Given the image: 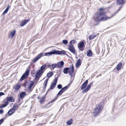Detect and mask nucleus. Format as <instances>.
I'll return each mask as SVG.
<instances>
[{
	"instance_id": "obj_1",
	"label": "nucleus",
	"mask_w": 126,
	"mask_h": 126,
	"mask_svg": "<svg viewBox=\"0 0 126 126\" xmlns=\"http://www.w3.org/2000/svg\"><path fill=\"white\" fill-rule=\"evenodd\" d=\"M88 82V80H87L83 83V84L82 85V86L81 87V90H83L82 91V92L83 93H85L88 92L90 89L91 86L92 85H93V82H90V83L88 85L87 87L85 89H84L86 87L87 84Z\"/></svg>"
},
{
	"instance_id": "obj_2",
	"label": "nucleus",
	"mask_w": 126,
	"mask_h": 126,
	"mask_svg": "<svg viewBox=\"0 0 126 126\" xmlns=\"http://www.w3.org/2000/svg\"><path fill=\"white\" fill-rule=\"evenodd\" d=\"M101 108V106L100 104H98L96 106L93 112V115L94 117H96L98 115L102 110Z\"/></svg>"
},
{
	"instance_id": "obj_3",
	"label": "nucleus",
	"mask_w": 126,
	"mask_h": 126,
	"mask_svg": "<svg viewBox=\"0 0 126 126\" xmlns=\"http://www.w3.org/2000/svg\"><path fill=\"white\" fill-rule=\"evenodd\" d=\"M63 73L66 74H67L68 73L69 75H71L72 77V74L74 73V67L72 66L71 67H66L64 68L63 70Z\"/></svg>"
},
{
	"instance_id": "obj_4",
	"label": "nucleus",
	"mask_w": 126,
	"mask_h": 126,
	"mask_svg": "<svg viewBox=\"0 0 126 126\" xmlns=\"http://www.w3.org/2000/svg\"><path fill=\"white\" fill-rule=\"evenodd\" d=\"M18 105H14L13 107L10 110L7 112L9 116H10L15 112L16 110L18 109Z\"/></svg>"
},
{
	"instance_id": "obj_5",
	"label": "nucleus",
	"mask_w": 126,
	"mask_h": 126,
	"mask_svg": "<svg viewBox=\"0 0 126 126\" xmlns=\"http://www.w3.org/2000/svg\"><path fill=\"white\" fill-rule=\"evenodd\" d=\"M29 72V70H27L25 73L21 76L20 80L21 81H23L24 79H26L28 78Z\"/></svg>"
},
{
	"instance_id": "obj_6",
	"label": "nucleus",
	"mask_w": 126,
	"mask_h": 126,
	"mask_svg": "<svg viewBox=\"0 0 126 126\" xmlns=\"http://www.w3.org/2000/svg\"><path fill=\"white\" fill-rule=\"evenodd\" d=\"M58 80V77L56 78L54 80L53 82L52 83L50 87V88L49 89L47 90V93L48 91H50V89H53L55 86H56V84L57 83Z\"/></svg>"
},
{
	"instance_id": "obj_7",
	"label": "nucleus",
	"mask_w": 126,
	"mask_h": 126,
	"mask_svg": "<svg viewBox=\"0 0 126 126\" xmlns=\"http://www.w3.org/2000/svg\"><path fill=\"white\" fill-rule=\"evenodd\" d=\"M84 45V43L82 42H80L78 44V48L81 51L83 50L84 48L83 47Z\"/></svg>"
},
{
	"instance_id": "obj_8",
	"label": "nucleus",
	"mask_w": 126,
	"mask_h": 126,
	"mask_svg": "<svg viewBox=\"0 0 126 126\" xmlns=\"http://www.w3.org/2000/svg\"><path fill=\"white\" fill-rule=\"evenodd\" d=\"M44 56V55H43V54L42 53L39 54L36 57L33 59L32 60L33 62L34 63H35L41 57Z\"/></svg>"
},
{
	"instance_id": "obj_9",
	"label": "nucleus",
	"mask_w": 126,
	"mask_h": 126,
	"mask_svg": "<svg viewBox=\"0 0 126 126\" xmlns=\"http://www.w3.org/2000/svg\"><path fill=\"white\" fill-rule=\"evenodd\" d=\"M54 54H56V50H53L50 52L46 53L45 54V55L49 56Z\"/></svg>"
},
{
	"instance_id": "obj_10",
	"label": "nucleus",
	"mask_w": 126,
	"mask_h": 126,
	"mask_svg": "<svg viewBox=\"0 0 126 126\" xmlns=\"http://www.w3.org/2000/svg\"><path fill=\"white\" fill-rule=\"evenodd\" d=\"M30 20V19H27L21 21L20 23V26L21 27H23L26 25Z\"/></svg>"
},
{
	"instance_id": "obj_11",
	"label": "nucleus",
	"mask_w": 126,
	"mask_h": 126,
	"mask_svg": "<svg viewBox=\"0 0 126 126\" xmlns=\"http://www.w3.org/2000/svg\"><path fill=\"white\" fill-rule=\"evenodd\" d=\"M67 52L64 50H62L61 51L56 50V54H64L68 56L67 54L65 53Z\"/></svg>"
},
{
	"instance_id": "obj_12",
	"label": "nucleus",
	"mask_w": 126,
	"mask_h": 126,
	"mask_svg": "<svg viewBox=\"0 0 126 126\" xmlns=\"http://www.w3.org/2000/svg\"><path fill=\"white\" fill-rule=\"evenodd\" d=\"M64 64V62L61 61L58 62L57 63V68H61L63 67Z\"/></svg>"
},
{
	"instance_id": "obj_13",
	"label": "nucleus",
	"mask_w": 126,
	"mask_h": 126,
	"mask_svg": "<svg viewBox=\"0 0 126 126\" xmlns=\"http://www.w3.org/2000/svg\"><path fill=\"white\" fill-rule=\"evenodd\" d=\"M116 2L117 4L122 5L125 3L126 1L125 0H117Z\"/></svg>"
},
{
	"instance_id": "obj_14",
	"label": "nucleus",
	"mask_w": 126,
	"mask_h": 126,
	"mask_svg": "<svg viewBox=\"0 0 126 126\" xmlns=\"http://www.w3.org/2000/svg\"><path fill=\"white\" fill-rule=\"evenodd\" d=\"M100 18V20L101 21H105L107 19H110L111 18V17H108L106 16H102Z\"/></svg>"
},
{
	"instance_id": "obj_15",
	"label": "nucleus",
	"mask_w": 126,
	"mask_h": 126,
	"mask_svg": "<svg viewBox=\"0 0 126 126\" xmlns=\"http://www.w3.org/2000/svg\"><path fill=\"white\" fill-rule=\"evenodd\" d=\"M122 65V63L121 62L119 63L117 65L116 68L117 70L118 71L121 69V67Z\"/></svg>"
},
{
	"instance_id": "obj_16",
	"label": "nucleus",
	"mask_w": 126,
	"mask_h": 126,
	"mask_svg": "<svg viewBox=\"0 0 126 126\" xmlns=\"http://www.w3.org/2000/svg\"><path fill=\"white\" fill-rule=\"evenodd\" d=\"M26 95L25 92H22L19 94V97L21 99H22Z\"/></svg>"
},
{
	"instance_id": "obj_17",
	"label": "nucleus",
	"mask_w": 126,
	"mask_h": 126,
	"mask_svg": "<svg viewBox=\"0 0 126 126\" xmlns=\"http://www.w3.org/2000/svg\"><path fill=\"white\" fill-rule=\"evenodd\" d=\"M87 56L89 57L91 56L92 55V53L91 50L89 49L87 51Z\"/></svg>"
},
{
	"instance_id": "obj_18",
	"label": "nucleus",
	"mask_w": 126,
	"mask_h": 126,
	"mask_svg": "<svg viewBox=\"0 0 126 126\" xmlns=\"http://www.w3.org/2000/svg\"><path fill=\"white\" fill-rule=\"evenodd\" d=\"M6 99L8 101L13 102L14 101V100L12 96H9L7 97Z\"/></svg>"
},
{
	"instance_id": "obj_19",
	"label": "nucleus",
	"mask_w": 126,
	"mask_h": 126,
	"mask_svg": "<svg viewBox=\"0 0 126 126\" xmlns=\"http://www.w3.org/2000/svg\"><path fill=\"white\" fill-rule=\"evenodd\" d=\"M46 66V64H45V65H42L39 71H40V72L43 73L44 72L43 71V70H44Z\"/></svg>"
},
{
	"instance_id": "obj_20",
	"label": "nucleus",
	"mask_w": 126,
	"mask_h": 126,
	"mask_svg": "<svg viewBox=\"0 0 126 126\" xmlns=\"http://www.w3.org/2000/svg\"><path fill=\"white\" fill-rule=\"evenodd\" d=\"M30 82L29 81H26L23 84V86L27 88L29 85V84Z\"/></svg>"
},
{
	"instance_id": "obj_21",
	"label": "nucleus",
	"mask_w": 126,
	"mask_h": 126,
	"mask_svg": "<svg viewBox=\"0 0 126 126\" xmlns=\"http://www.w3.org/2000/svg\"><path fill=\"white\" fill-rule=\"evenodd\" d=\"M81 60L80 59H79L77 61L76 63V67H78L81 65Z\"/></svg>"
},
{
	"instance_id": "obj_22",
	"label": "nucleus",
	"mask_w": 126,
	"mask_h": 126,
	"mask_svg": "<svg viewBox=\"0 0 126 126\" xmlns=\"http://www.w3.org/2000/svg\"><path fill=\"white\" fill-rule=\"evenodd\" d=\"M53 74V73L52 72H50L48 73L47 74V77L49 78L52 76Z\"/></svg>"
},
{
	"instance_id": "obj_23",
	"label": "nucleus",
	"mask_w": 126,
	"mask_h": 126,
	"mask_svg": "<svg viewBox=\"0 0 126 126\" xmlns=\"http://www.w3.org/2000/svg\"><path fill=\"white\" fill-rule=\"evenodd\" d=\"M73 121V120L72 119H70L66 122V123L68 125H70L72 124Z\"/></svg>"
},
{
	"instance_id": "obj_24",
	"label": "nucleus",
	"mask_w": 126,
	"mask_h": 126,
	"mask_svg": "<svg viewBox=\"0 0 126 126\" xmlns=\"http://www.w3.org/2000/svg\"><path fill=\"white\" fill-rule=\"evenodd\" d=\"M48 80V79H46L44 81V87H43L44 89L46 88V87L47 86V83Z\"/></svg>"
},
{
	"instance_id": "obj_25",
	"label": "nucleus",
	"mask_w": 126,
	"mask_h": 126,
	"mask_svg": "<svg viewBox=\"0 0 126 126\" xmlns=\"http://www.w3.org/2000/svg\"><path fill=\"white\" fill-rule=\"evenodd\" d=\"M100 16H97V17L95 19H94V21L96 22H99L101 21V20L100 19Z\"/></svg>"
},
{
	"instance_id": "obj_26",
	"label": "nucleus",
	"mask_w": 126,
	"mask_h": 126,
	"mask_svg": "<svg viewBox=\"0 0 126 126\" xmlns=\"http://www.w3.org/2000/svg\"><path fill=\"white\" fill-rule=\"evenodd\" d=\"M96 36V35L94 34H91L89 37V40H92Z\"/></svg>"
},
{
	"instance_id": "obj_27",
	"label": "nucleus",
	"mask_w": 126,
	"mask_h": 126,
	"mask_svg": "<svg viewBox=\"0 0 126 126\" xmlns=\"http://www.w3.org/2000/svg\"><path fill=\"white\" fill-rule=\"evenodd\" d=\"M34 84V82L33 81H31V83H30L29 84V85L27 88H28L29 89H30L31 87L33 86Z\"/></svg>"
},
{
	"instance_id": "obj_28",
	"label": "nucleus",
	"mask_w": 126,
	"mask_h": 126,
	"mask_svg": "<svg viewBox=\"0 0 126 126\" xmlns=\"http://www.w3.org/2000/svg\"><path fill=\"white\" fill-rule=\"evenodd\" d=\"M9 7H10L9 5L7 7V8H6V9L4 10V11L3 13L2 14L3 15H4L5 14H6V13H7V12L8 11L9 9Z\"/></svg>"
},
{
	"instance_id": "obj_29",
	"label": "nucleus",
	"mask_w": 126,
	"mask_h": 126,
	"mask_svg": "<svg viewBox=\"0 0 126 126\" xmlns=\"http://www.w3.org/2000/svg\"><path fill=\"white\" fill-rule=\"evenodd\" d=\"M20 86L19 84H17L15 86L14 88L17 91L20 88Z\"/></svg>"
},
{
	"instance_id": "obj_30",
	"label": "nucleus",
	"mask_w": 126,
	"mask_h": 126,
	"mask_svg": "<svg viewBox=\"0 0 126 126\" xmlns=\"http://www.w3.org/2000/svg\"><path fill=\"white\" fill-rule=\"evenodd\" d=\"M105 14V13L104 12H99L97 15V16H100V17L103 16Z\"/></svg>"
},
{
	"instance_id": "obj_31",
	"label": "nucleus",
	"mask_w": 126,
	"mask_h": 126,
	"mask_svg": "<svg viewBox=\"0 0 126 126\" xmlns=\"http://www.w3.org/2000/svg\"><path fill=\"white\" fill-rule=\"evenodd\" d=\"M68 88L67 86H66L65 87L62 88L61 90L63 93Z\"/></svg>"
},
{
	"instance_id": "obj_32",
	"label": "nucleus",
	"mask_w": 126,
	"mask_h": 126,
	"mask_svg": "<svg viewBox=\"0 0 126 126\" xmlns=\"http://www.w3.org/2000/svg\"><path fill=\"white\" fill-rule=\"evenodd\" d=\"M16 32V31L15 30H14L13 32L11 33V37L13 38L15 35Z\"/></svg>"
},
{
	"instance_id": "obj_33",
	"label": "nucleus",
	"mask_w": 126,
	"mask_h": 126,
	"mask_svg": "<svg viewBox=\"0 0 126 126\" xmlns=\"http://www.w3.org/2000/svg\"><path fill=\"white\" fill-rule=\"evenodd\" d=\"M43 73L42 72H40V71H38L37 73L35 75L37 76L38 77L40 76V75L41 74Z\"/></svg>"
},
{
	"instance_id": "obj_34",
	"label": "nucleus",
	"mask_w": 126,
	"mask_h": 126,
	"mask_svg": "<svg viewBox=\"0 0 126 126\" xmlns=\"http://www.w3.org/2000/svg\"><path fill=\"white\" fill-rule=\"evenodd\" d=\"M68 47H69V48H68V49L69 50V49H72L73 48H74L73 47V46L71 44H70L69 45Z\"/></svg>"
},
{
	"instance_id": "obj_35",
	"label": "nucleus",
	"mask_w": 126,
	"mask_h": 126,
	"mask_svg": "<svg viewBox=\"0 0 126 126\" xmlns=\"http://www.w3.org/2000/svg\"><path fill=\"white\" fill-rule=\"evenodd\" d=\"M68 42V41L66 40H63L62 41V43L64 45H66Z\"/></svg>"
},
{
	"instance_id": "obj_36",
	"label": "nucleus",
	"mask_w": 126,
	"mask_h": 126,
	"mask_svg": "<svg viewBox=\"0 0 126 126\" xmlns=\"http://www.w3.org/2000/svg\"><path fill=\"white\" fill-rule=\"evenodd\" d=\"M69 50L72 53L74 54H75V48H73L72 49H70Z\"/></svg>"
},
{
	"instance_id": "obj_37",
	"label": "nucleus",
	"mask_w": 126,
	"mask_h": 126,
	"mask_svg": "<svg viewBox=\"0 0 126 126\" xmlns=\"http://www.w3.org/2000/svg\"><path fill=\"white\" fill-rule=\"evenodd\" d=\"M44 101V97H43L40 100V102L41 104H42Z\"/></svg>"
},
{
	"instance_id": "obj_38",
	"label": "nucleus",
	"mask_w": 126,
	"mask_h": 126,
	"mask_svg": "<svg viewBox=\"0 0 126 126\" xmlns=\"http://www.w3.org/2000/svg\"><path fill=\"white\" fill-rule=\"evenodd\" d=\"M118 12L117 11L116 12H114L111 15V16L110 17L111 18L113 16H114L118 13Z\"/></svg>"
},
{
	"instance_id": "obj_39",
	"label": "nucleus",
	"mask_w": 126,
	"mask_h": 126,
	"mask_svg": "<svg viewBox=\"0 0 126 126\" xmlns=\"http://www.w3.org/2000/svg\"><path fill=\"white\" fill-rule=\"evenodd\" d=\"M52 67L53 69L54 68L56 67L57 68V64H53L52 65Z\"/></svg>"
},
{
	"instance_id": "obj_40",
	"label": "nucleus",
	"mask_w": 126,
	"mask_h": 126,
	"mask_svg": "<svg viewBox=\"0 0 126 126\" xmlns=\"http://www.w3.org/2000/svg\"><path fill=\"white\" fill-rule=\"evenodd\" d=\"M57 87L59 89H61L62 88V86L61 84H59L57 85Z\"/></svg>"
},
{
	"instance_id": "obj_41",
	"label": "nucleus",
	"mask_w": 126,
	"mask_h": 126,
	"mask_svg": "<svg viewBox=\"0 0 126 126\" xmlns=\"http://www.w3.org/2000/svg\"><path fill=\"white\" fill-rule=\"evenodd\" d=\"M76 42V40H72L70 42V44L74 43Z\"/></svg>"
},
{
	"instance_id": "obj_42",
	"label": "nucleus",
	"mask_w": 126,
	"mask_h": 126,
	"mask_svg": "<svg viewBox=\"0 0 126 126\" xmlns=\"http://www.w3.org/2000/svg\"><path fill=\"white\" fill-rule=\"evenodd\" d=\"M63 93V92L60 90L58 93L57 95L58 96L59 95H61Z\"/></svg>"
},
{
	"instance_id": "obj_43",
	"label": "nucleus",
	"mask_w": 126,
	"mask_h": 126,
	"mask_svg": "<svg viewBox=\"0 0 126 126\" xmlns=\"http://www.w3.org/2000/svg\"><path fill=\"white\" fill-rule=\"evenodd\" d=\"M9 103L8 101H5L4 103V105L5 106H7L8 105V104Z\"/></svg>"
},
{
	"instance_id": "obj_44",
	"label": "nucleus",
	"mask_w": 126,
	"mask_h": 126,
	"mask_svg": "<svg viewBox=\"0 0 126 126\" xmlns=\"http://www.w3.org/2000/svg\"><path fill=\"white\" fill-rule=\"evenodd\" d=\"M3 121L4 119L3 118L0 120V125L2 124L3 122Z\"/></svg>"
},
{
	"instance_id": "obj_45",
	"label": "nucleus",
	"mask_w": 126,
	"mask_h": 126,
	"mask_svg": "<svg viewBox=\"0 0 126 126\" xmlns=\"http://www.w3.org/2000/svg\"><path fill=\"white\" fill-rule=\"evenodd\" d=\"M6 107L4 105V104H3L0 106V108H3Z\"/></svg>"
},
{
	"instance_id": "obj_46",
	"label": "nucleus",
	"mask_w": 126,
	"mask_h": 126,
	"mask_svg": "<svg viewBox=\"0 0 126 126\" xmlns=\"http://www.w3.org/2000/svg\"><path fill=\"white\" fill-rule=\"evenodd\" d=\"M56 98H54L53 100L51 101L50 102H49V103H53V102H54V101L56 100Z\"/></svg>"
},
{
	"instance_id": "obj_47",
	"label": "nucleus",
	"mask_w": 126,
	"mask_h": 126,
	"mask_svg": "<svg viewBox=\"0 0 126 126\" xmlns=\"http://www.w3.org/2000/svg\"><path fill=\"white\" fill-rule=\"evenodd\" d=\"M4 94L2 92H0V96Z\"/></svg>"
},
{
	"instance_id": "obj_48",
	"label": "nucleus",
	"mask_w": 126,
	"mask_h": 126,
	"mask_svg": "<svg viewBox=\"0 0 126 126\" xmlns=\"http://www.w3.org/2000/svg\"><path fill=\"white\" fill-rule=\"evenodd\" d=\"M3 112V110L2 109L0 110V114H2Z\"/></svg>"
},
{
	"instance_id": "obj_49",
	"label": "nucleus",
	"mask_w": 126,
	"mask_h": 126,
	"mask_svg": "<svg viewBox=\"0 0 126 126\" xmlns=\"http://www.w3.org/2000/svg\"><path fill=\"white\" fill-rule=\"evenodd\" d=\"M35 80H38L39 78H38L39 77H37V76L36 75H35Z\"/></svg>"
},
{
	"instance_id": "obj_50",
	"label": "nucleus",
	"mask_w": 126,
	"mask_h": 126,
	"mask_svg": "<svg viewBox=\"0 0 126 126\" xmlns=\"http://www.w3.org/2000/svg\"><path fill=\"white\" fill-rule=\"evenodd\" d=\"M20 99H21L20 97H19L18 99V103H19L21 101Z\"/></svg>"
},
{
	"instance_id": "obj_51",
	"label": "nucleus",
	"mask_w": 126,
	"mask_h": 126,
	"mask_svg": "<svg viewBox=\"0 0 126 126\" xmlns=\"http://www.w3.org/2000/svg\"><path fill=\"white\" fill-rule=\"evenodd\" d=\"M122 8V6L120 7L118 9L117 11L118 12H119L121 9Z\"/></svg>"
},
{
	"instance_id": "obj_52",
	"label": "nucleus",
	"mask_w": 126,
	"mask_h": 126,
	"mask_svg": "<svg viewBox=\"0 0 126 126\" xmlns=\"http://www.w3.org/2000/svg\"><path fill=\"white\" fill-rule=\"evenodd\" d=\"M104 9L103 8H101L99 9V11H101L103 10Z\"/></svg>"
},
{
	"instance_id": "obj_53",
	"label": "nucleus",
	"mask_w": 126,
	"mask_h": 126,
	"mask_svg": "<svg viewBox=\"0 0 126 126\" xmlns=\"http://www.w3.org/2000/svg\"><path fill=\"white\" fill-rule=\"evenodd\" d=\"M32 73H31V74L33 76H34V74H32Z\"/></svg>"
},
{
	"instance_id": "obj_54",
	"label": "nucleus",
	"mask_w": 126,
	"mask_h": 126,
	"mask_svg": "<svg viewBox=\"0 0 126 126\" xmlns=\"http://www.w3.org/2000/svg\"><path fill=\"white\" fill-rule=\"evenodd\" d=\"M40 98V97L39 96H38V97H37V98L38 99H39Z\"/></svg>"
},
{
	"instance_id": "obj_55",
	"label": "nucleus",
	"mask_w": 126,
	"mask_h": 126,
	"mask_svg": "<svg viewBox=\"0 0 126 126\" xmlns=\"http://www.w3.org/2000/svg\"><path fill=\"white\" fill-rule=\"evenodd\" d=\"M42 124H38L39 125H42Z\"/></svg>"
},
{
	"instance_id": "obj_56",
	"label": "nucleus",
	"mask_w": 126,
	"mask_h": 126,
	"mask_svg": "<svg viewBox=\"0 0 126 126\" xmlns=\"http://www.w3.org/2000/svg\"><path fill=\"white\" fill-rule=\"evenodd\" d=\"M100 76H101V74L100 75Z\"/></svg>"
},
{
	"instance_id": "obj_57",
	"label": "nucleus",
	"mask_w": 126,
	"mask_h": 126,
	"mask_svg": "<svg viewBox=\"0 0 126 126\" xmlns=\"http://www.w3.org/2000/svg\"><path fill=\"white\" fill-rule=\"evenodd\" d=\"M68 52V53L69 54V52Z\"/></svg>"
}]
</instances>
